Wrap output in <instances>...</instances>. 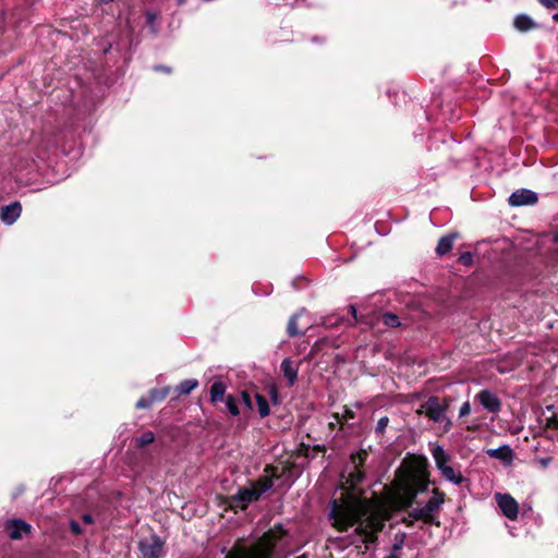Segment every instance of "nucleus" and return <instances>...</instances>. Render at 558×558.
<instances>
[{
    "label": "nucleus",
    "instance_id": "7ed1b4c3",
    "mask_svg": "<svg viewBox=\"0 0 558 558\" xmlns=\"http://www.w3.org/2000/svg\"><path fill=\"white\" fill-rule=\"evenodd\" d=\"M445 502V493L439 489H433V495L424 505L416 502V506L409 512L411 522L423 521L425 523H435L437 513Z\"/></svg>",
    "mask_w": 558,
    "mask_h": 558
},
{
    "label": "nucleus",
    "instance_id": "a18cd8bd",
    "mask_svg": "<svg viewBox=\"0 0 558 558\" xmlns=\"http://www.w3.org/2000/svg\"><path fill=\"white\" fill-rule=\"evenodd\" d=\"M178 1V4H182L184 3L185 0H177Z\"/></svg>",
    "mask_w": 558,
    "mask_h": 558
},
{
    "label": "nucleus",
    "instance_id": "c9c22d12",
    "mask_svg": "<svg viewBox=\"0 0 558 558\" xmlns=\"http://www.w3.org/2000/svg\"><path fill=\"white\" fill-rule=\"evenodd\" d=\"M460 260L464 264V265H470L473 260V256L471 253H464L460 256Z\"/></svg>",
    "mask_w": 558,
    "mask_h": 558
},
{
    "label": "nucleus",
    "instance_id": "c756f323",
    "mask_svg": "<svg viewBox=\"0 0 558 558\" xmlns=\"http://www.w3.org/2000/svg\"><path fill=\"white\" fill-rule=\"evenodd\" d=\"M350 483L352 486L356 485L357 483H360L363 478V474L360 470H355L354 472L350 473Z\"/></svg>",
    "mask_w": 558,
    "mask_h": 558
},
{
    "label": "nucleus",
    "instance_id": "49530a36",
    "mask_svg": "<svg viewBox=\"0 0 558 558\" xmlns=\"http://www.w3.org/2000/svg\"><path fill=\"white\" fill-rule=\"evenodd\" d=\"M555 242L558 243V234L555 235Z\"/></svg>",
    "mask_w": 558,
    "mask_h": 558
},
{
    "label": "nucleus",
    "instance_id": "e433bc0d",
    "mask_svg": "<svg viewBox=\"0 0 558 558\" xmlns=\"http://www.w3.org/2000/svg\"><path fill=\"white\" fill-rule=\"evenodd\" d=\"M551 462V459L548 458V457H545V458H539L538 459V463L541 464L542 468L546 469Z\"/></svg>",
    "mask_w": 558,
    "mask_h": 558
},
{
    "label": "nucleus",
    "instance_id": "f8f14e48",
    "mask_svg": "<svg viewBox=\"0 0 558 558\" xmlns=\"http://www.w3.org/2000/svg\"><path fill=\"white\" fill-rule=\"evenodd\" d=\"M430 453L435 461L436 468L441 473L451 460V457L445 451L444 447L438 444H430Z\"/></svg>",
    "mask_w": 558,
    "mask_h": 558
},
{
    "label": "nucleus",
    "instance_id": "c03bdc74",
    "mask_svg": "<svg viewBox=\"0 0 558 558\" xmlns=\"http://www.w3.org/2000/svg\"><path fill=\"white\" fill-rule=\"evenodd\" d=\"M296 558H307V556L305 554H302V555L298 556Z\"/></svg>",
    "mask_w": 558,
    "mask_h": 558
},
{
    "label": "nucleus",
    "instance_id": "f704fd0d",
    "mask_svg": "<svg viewBox=\"0 0 558 558\" xmlns=\"http://www.w3.org/2000/svg\"><path fill=\"white\" fill-rule=\"evenodd\" d=\"M538 2L547 9L558 8V0H538Z\"/></svg>",
    "mask_w": 558,
    "mask_h": 558
},
{
    "label": "nucleus",
    "instance_id": "4468645a",
    "mask_svg": "<svg viewBox=\"0 0 558 558\" xmlns=\"http://www.w3.org/2000/svg\"><path fill=\"white\" fill-rule=\"evenodd\" d=\"M284 378L288 380L289 386H293L298 379V367L290 359H284L280 365Z\"/></svg>",
    "mask_w": 558,
    "mask_h": 558
},
{
    "label": "nucleus",
    "instance_id": "cd10ccee",
    "mask_svg": "<svg viewBox=\"0 0 558 558\" xmlns=\"http://www.w3.org/2000/svg\"><path fill=\"white\" fill-rule=\"evenodd\" d=\"M404 539H405V534L404 533L397 534L395 536V542H393V545H392V551H399L403 547Z\"/></svg>",
    "mask_w": 558,
    "mask_h": 558
},
{
    "label": "nucleus",
    "instance_id": "423d86ee",
    "mask_svg": "<svg viewBox=\"0 0 558 558\" xmlns=\"http://www.w3.org/2000/svg\"><path fill=\"white\" fill-rule=\"evenodd\" d=\"M428 485L429 480L427 477V473L424 470L417 469L416 473L413 475L412 483L407 484L404 487L403 506H412L417 494L426 492Z\"/></svg>",
    "mask_w": 558,
    "mask_h": 558
},
{
    "label": "nucleus",
    "instance_id": "f03ea898",
    "mask_svg": "<svg viewBox=\"0 0 558 558\" xmlns=\"http://www.w3.org/2000/svg\"><path fill=\"white\" fill-rule=\"evenodd\" d=\"M274 483L269 476H264L248 486L241 487L235 495L231 497V507L246 509L247 506L260 498L263 494L272 487Z\"/></svg>",
    "mask_w": 558,
    "mask_h": 558
},
{
    "label": "nucleus",
    "instance_id": "1a4fd4ad",
    "mask_svg": "<svg viewBox=\"0 0 558 558\" xmlns=\"http://www.w3.org/2000/svg\"><path fill=\"white\" fill-rule=\"evenodd\" d=\"M4 530L12 539H21L32 531L31 524L22 519L8 520Z\"/></svg>",
    "mask_w": 558,
    "mask_h": 558
},
{
    "label": "nucleus",
    "instance_id": "72a5a7b5",
    "mask_svg": "<svg viewBox=\"0 0 558 558\" xmlns=\"http://www.w3.org/2000/svg\"><path fill=\"white\" fill-rule=\"evenodd\" d=\"M70 529H71L72 533L75 535H80L83 533L81 525L75 520L70 521Z\"/></svg>",
    "mask_w": 558,
    "mask_h": 558
},
{
    "label": "nucleus",
    "instance_id": "ddd939ff",
    "mask_svg": "<svg viewBox=\"0 0 558 558\" xmlns=\"http://www.w3.org/2000/svg\"><path fill=\"white\" fill-rule=\"evenodd\" d=\"M22 213V206L19 202L11 203L1 209L0 218L5 225H13Z\"/></svg>",
    "mask_w": 558,
    "mask_h": 558
},
{
    "label": "nucleus",
    "instance_id": "b1692460",
    "mask_svg": "<svg viewBox=\"0 0 558 558\" xmlns=\"http://www.w3.org/2000/svg\"><path fill=\"white\" fill-rule=\"evenodd\" d=\"M155 440V435L153 432L148 430L143 433L140 437L135 439V445L137 448H144L145 446L151 444Z\"/></svg>",
    "mask_w": 558,
    "mask_h": 558
},
{
    "label": "nucleus",
    "instance_id": "aec40b11",
    "mask_svg": "<svg viewBox=\"0 0 558 558\" xmlns=\"http://www.w3.org/2000/svg\"><path fill=\"white\" fill-rule=\"evenodd\" d=\"M255 401H256V405H257V410H258L259 416L260 417L268 416L269 413H270V408H269L267 399L264 396L259 395V393H255Z\"/></svg>",
    "mask_w": 558,
    "mask_h": 558
},
{
    "label": "nucleus",
    "instance_id": "4c0bfd02",
    "mask_svg": "<svg viewBox=\"0 0 558 558\" xmlns=\"http://www.w3.org/2000/svg\"><path fill=\"white\" fill-rule=\"evenodd\" d=\"M82 521L85 524H92V523H94V518H93V515L86 513V514L82 515Z\"/></svg>",
    "mask_w": 558,
    "mask_h": 558
},
{
    "label": "nucleus",
    "instance_id": "4be33fe9",
    "mask_svg": "<svg viewBox=\"0 0 558 558\" xmlns=\"http://www.w3.org/2000/svg\"><path fill=\"white\" fill-rule=\"evenodd\" d=\"M304 313V310L300 311L299 313L292 315L289 319L287 331L290 337H296L299 335H302L303 332L298 328L296 320L298 318Z\"/></svg>",
    "mask_w": 558,
    "mask_h": 558
},
{
    "label": "nucleus",
    "instance_id": "9b49d317",
    "mask_svg": "<svg viewBox=\"0 0 558 558\" xmlns=\"http://www.w3.org/2000/svg\"><path fill=\"white\" fill-rule=\"evenodd\" d=\"M475 399L481 403V405L484 409H486L489 412L496 413L500 410V400L490 390H481L476 395Z\"/></svg>",
    "mask_w": 558,
    "mask_h": 558
},
{
    "label": "nucleus",
    "instance_id": "f257e3e1",
    "mask_svg": "<svg viewBox=\"0 0 558 558\" xmlns=\"http://www.w3.org/2000/svg\"><path fill=\"white\" fill-rule=\"evenodd\" d=\"M329 520L339 532L354 526L350 544H366L376 541L377 533L384 527L385 517L378 504L347 492L329 502Z\"/></svg>",
    "mask_w": 558,
    "mask_h": 558
},
{
    "label": "nucleus",
    "instance_id": "473e14b6",
    "mask_svg": "<svg viewBox=\"0 0 558 558\" xmlns=\"http://www.w3.org/2000/svg\"><path fill=\"white\" fill-rule=\"evenodd\" d=\"M241 399H242L244 405L247 409H250V410L253 409V403H252V400H251V396H250V393L247 391H242Z\"/></svg>",
    "mask_w": 558,
    "mask_h": 558
},
{
    "label": "nucleus",
    "instance_id": "37998d69",
    "mask_svg": "<svg viewBox=\"0 0 558 558\" xmlns=\"http://www.w3.org/2000/svg\"><path fill=\"white\" fill-rule=\"evenodd\" d=\"M155 70H156V71H159V70H161V71H168V69H166V68H163V66H156V68H155Z\"/></svg>",
    "mask_w": 558,
    "mask_h": 558
},
{
    "label": "nucleus",
    "instance_id": "2f4dec72",
    "mask_svg": "<svg viewBox=\"0 0 558 558\" xmlns=\"http://www.w3.org/2000/svg\"><path fill=\"white\" fill-rule=\"evenodd\" d=\"M471 413V404L469 401L462 403L459 410V417L468 416Z\"/></svg>",
    "mask_w": 558,
    "mask_h": 558
},
{
    "label": "nucleus",
    "instance_id": "0eeeda50",
    "mask_svg": "<svg viewBox=\"0 0 558 558\" xmlns=\"http://www.w3.org/2000/svg\"><path fill=\"white\" fill-rule=\"evenodd\" d=\"M163 543L156 535L142 538L137 543L138 558H159L162 555Z\"/></svg>",
    "mask_w": 558,
    "mask_h": 558
},
{
    "label": "nucleus",
    "instance_id": "a211bd4d",
    "mask_svg": "<svg viewBox=\"0 0 558 558\" xmlns=\"http://www.w3.org/2000/svg\"><path fill=\"white\" fill-rule=\"evenodd\" d=\"M514 27L520 32H527L536 27V23L526 14H519L514 19Z\"/></svg>",
    "mask_w": 558,
    "mask_h": 558
},
{
    "label": "nucleus",
    "instance_id": "6e6552de",
    "mask_svg": "<svg viewBox=\"0 0 558 558\" xmlns=\"http://www.w3.org/2000/svg\"><path fill=\"white\" fill-rule=\"evenodd\" d=\"M495 500L502 512V514L509 520H517L519 514V504L509 494H495Z\"/></svg>",
    "mask_w": 558,
    "mask_h": 558
},
{
    "label": "nucleus",
    "instance_id": "7c9ffc66",
    "mask_svg": "<svg viewBox=\"0 0 558 558\" xmlns=\"http://www.w3.org/2000/svg\"><path fill=\"white\" fill-rule=\"evenodd\" d=\"M153 404V400L149 398H141L137 402H136V409H148L150 408Z\"/></svg>",
    "mask_w": 558,
    "mask_h": 558
},
{
    "label": "nucleus",
    "instance_id": "dca6fc26",
    "mask_svg": "<svg viewBox=\"0 0 558 558\" xmlns=\"http://www.w3.org/2000/svg\"><path fill=\"white\" fill-rule=\"evenodd\" d=\"M226 389L227 387L225 383H222L221 380H216L215 383H213L209 390L210 402L217 403L218 401H222L226 393Z\"/></svg>",
    "mask_w": 558,
    "mask_h": 558
},
{
    "label": "nucleus",
    "instance_id": "393cba45",
    "mask_svg": "<svg viewBox=\"0 0 558 558\" xmlns=\"http://www.w3.org/2000/svg\"><path fill=\"white\" fill-rule=\"evenodd\" d=\"M381 322L384 325L388 327H398L400 326L399 317L392 313H385L381 315Z\"/></svg>",
    "mask_w": 558,
    "mask_h": 558
},
{
    "label": "nucleus",
    "instance_id": "6ab92c4d",
    "mask_svg": "<svg viewBox=\"0 0 558 558\" xmlns=\"http://www.w3.org/2000/svg\"><path fill=\"white\" fill-rule=\"evenodd\" d=\"M440 474L446 481L451 482L456 485L462 484L465 480L460 471L454 470L450 465H448Z\"/></svg>",
    "mask_w": 558,
    "mask_h": 558
},
{
    "label": "nucleus",
    "instance_id": "a878e982",
    "mask_svg": "<svg viewBox=\"0 0 558 558\" xmlns=\"http://www.w3.org/2000/svg\"><path fill=\"white\" fill-rule=\"evenodd\" d=\"M146 15V23L147 25L149 26V28L151 29L153 33H156L157 31V22H158V14L154 11H146L145 13Z\"/></svg>",
    "mask_w": 558,
    "mask_h": 558
},
{
    "label": "nucleus",
    "instance_id": "a19ab883",
    "mask_svg": "<svg viewBox=\"0 0 558 558\" xmlns=\"http://www.w3.org/2000/svg\"><path fill=\"white\" fill-rule=\"evenodd\" d=\"M385 558H399V556L397 555V551H392L390 555H388Z\"/></svg>",
    "mask_w": 558,
    "mask_h": 558
},
{
    "label": "nucleus",
    "instance_id": "39448f33",
    "mask_svg": "<svg viewBox=\"0 0 558 558\" xmlns=\"http://www.w3.org/2000/svg\"><path fill=\"white\" fill-rule=\"evenodd\" d=\"M274 549V542L269 535H264L251 548L242 549L227 558H269Z\"/></svg>",
    "mask_w": 558,
    "mask_h": 558
},
{
    "label": "nucleus",
    "instance_id": "5701e85b",
    "mask_svg": "<svg viewBox=\"0 0 558 558\" xmlns=\"http://www.w3.org/2000/svg\"><path fill=\"white\" fill-rule=\"evenodd\" d=\"M226 407H227V410L228 412L232 415V416H238L240 414V410H239V407H238V399L236 397L232 396V395H228L226 397Z\"/></svg>",
    "mask_w": 558,
    "mask_h": 558
},
{
    "label": "nucleus",
    "instance_id": "9d476101",
    "mask_svg": "<svg viewBox=\"0 0 558 558\" xmlns=\"http://www.w3.org/2000/svg\"><path fill=\"white\" fill-rule=\"evenodd\" d=\"M537 202V194L531 190H518L513 192L509 197V204L511 206H524L533 205Z\"/></svg>",
    "mask_w": 558,
    "mask_h": 558
},
{
    "label": "nucleus",
    "instance_id": "412c9836",
    "mask_svg": "<svg viewBox=\"0 0 558 558\" xmlns=\"http://www.w3.org/2000/svg\"><path fill=\"white\" fill-rule=\"evenodd\" d=\"M197 387H198L197 379H185L178 385L177 390L180 395H189L191 391H193Z\"/></svg>",
    "mask_w": 558,
    "mask_h": 558
},
{
    "label": "nucleus",
    "instance_id": "ea45409f",
    "mask_svg": "<svg viewBox=\"0 0 558 558\" xmlns=\"http://www.w3.org/2000/svg\"><path fill=\"white\" fill-rule=\"evenodd\" d=\"M345 416L349 417V418H353L354 417V413L352 410H345Z\"/></svg>",
    "mask_w": 558,
    "mask_h": 558
},
{
    "label": "nucleus",
    "instance_id": "58836bf2",
    "mask_svg": "<svg viewBox=\"0 0 558 558\" xmlns=\"http://www.w3.org/2000/svg\"><path fill=\"white\" fill-rule=\"evenodd\" d=\"M350 313L353 315L354 318H356V308L354 305H350Z\"/></svg>",
    "mask_w": 558,
    "mask_h": 558
},
{
    "label": "nucleus",
    "instance_id": "79ce46f5",
    "mask_svg": "<svg viewBox=\"0 0 558 558\" xmlns=\"http://www.w3.org/2000/svg\"><path fill=\"white\" fill-rule=\"evenodd\" d=\"M551 19H553L556 23H558V12H557V13H555V14H553Z\"/></svg>",
    "mask_w": 558,
    "mask_h": 558
},
{
    "label": "nucleus",
    "instance_id": "c85d7f7f",
    "mask_svg": "<svg viewBox=\"0 0 558 558\" xmlns=\"http://www.w3.org/2000/svg\"><path fill=\"white\" fill-rule=\"evenodd\" d=\"M388 423H389V418L388 416H383L378 420L377 422V425H376V428H375V432L377 434H384L386 427L388 426Z\"/></svg>",
    "mask_w": 558,
    "mask_h": 558
},
{
    "label": "nucleus",
    "instance_id": "bb28decb",
    "mask_svg": "<svg viewBox=\"0 0 558 558\" xmlns=\"http://www.w3.org/2000/svg\"><path fill=\"white\" fill-rule=\"evenodd\" d=\"M170 391V387H165L162 389H153L150 391V399L153 400V403L156 401L163 400Z\"/></svg>",
    "mask_w": 558,
    "mask_h": 558
},
{
    "label": "nucleus",
    "instance_id": "2eb2a0df",
    "mask_svg": "<svg viewBox=\"0 0 558 558\" xmlns=\"http://www.w3.org/2000/svg\"><path fill=\"white\" fill-rule=\"evenodd\" d=\"M487 454L490 458L501 460L506 463H510L513 458L512 449L508 445L500 446L499 448L488 449Z\"/></svg>",
    "mask_w": 558,
    "mask_h": 558
},
{
    "label": "nucleus",
    "instance_id": "20e7f679",
    "mask_svg": "<svg viewBox=\"0 0 558 558\" xmlns=\"http://www.w3.org/2000/svg\"><path fill=\"white\" fill-rule=\"evenodd\" d=\"M448 407L449 402L447 400L441 402L438 397L432 396L421 405L417 412L438 423L442 433H448L452 427V422L447 415Z\"/></svg>",
    "mask_w": 558,
    "mask_h": 558
},
{
    "label": "nucleus",
    "instance_id": "f3484780",
    "mask_svg": "<svg viewBox=\"0 0 558 558\" xmlns=\"http://www.w3.org/2000/svg\"><path fill=\"white\" fill-rule=\"evenodd\" d=\"M456 238H457L456 233H451V234H448L446 236H442L438 241V244H437V247H436L437 255L444 256L445 254L450 252L451 248H452L453 241H454Z\"/></svg>",
    "mask_w": 558,
    "mask_h": 558
}]
</instances>
